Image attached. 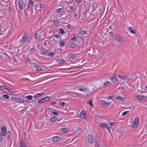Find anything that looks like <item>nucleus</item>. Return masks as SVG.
I'll list each match as a JSON object with an SVG mask.
<instances>
[{"label": "nucleus", "mask_w": 147, "mask_h": 147, "mask_svg": "<svg viewBox=\"0 0 147 147\" xmlns=\"http://www.w3.org/2000/svg\"><path fill=\"white\" fill-rule=\"evenodd\" d=\"M56 103V102L55 101H54L50 103V104L52 105H55Z\"/></svg>", "instance_id": "bf43d9fd"}, {"label": "nucleus", "mask_w": 147, "mask_h": 147, "mask_svg": "<svg viewBox=\"0 0 147 147\" xmlns=\"http://www.w3.org/2000/svg\"><path fill=\"white\" fill-rule=\"evenodd\" d=\"M99 126L102 129H104L106 128V126H107V124L104 123H102L99 125Z\"/></svg>", "instance_id": "4be33fe9"}, {"label": "nucleus", "mask_w": 147, "mask_h": 147, "mask_svg": "<svg viewBox=\"0 0 147 147\" xmlns=\"http://www.w3.org/2000/svg\"><path fill=\"white\" fill-rule=\"evenodd\" d=\"M78 34L80 35H84L86 34L87 33V31L84 30H80L78 31Z\"/></svg>", "instance_id": "4468645a"}, {"label": "nucleus", "mask_w": 147, "mask_h": 147, "mask_svg": "<svg viewBox=\"0 0 147 147\" xmlns=\"http://www.w3.org/2000/svg\"><path fill=\"white\" fill-rule=\"evenodd\" d=\"M137 99L142 101H144L147 100V96L138 94L136 96Z\"/></svg>", "instance_id": "20e7f679"}, {"label": "nucleus", "mask_w": 147, "mask_h": 147, "mask_svg": "<svg viewBox=\"0 0 147 147\" xmlns=\"http://www.w3.org/2000/svg\"><path fill=\"white\" fill-rule=\"evenodd\" d=\"M139 124V118L138 117H136L131 124V126L134 128H136L138 126Z\"/></svg>", "instance_id": "f257e3e1"}, {"label": "nucleus", "mask_w": 147, "mask_h": 147, "mask_svg": "<svg viewBox=\"0 0 147 147\" xmlns=\"http://www.w3.org/2000/svg\"><path fill=\"white\" fill-rule=\"evenodd\" d=\"M41 53L45 55H48V51L47 50H43L41 51Z\"/></svg>", "instance_id": "cd10ccee"}, {"label": "nucleus", "mask_w": 147, "mask_h": 147, "mask_svg": "<svg viewBox=\"0 0 147 147\" xmlns=\"http://www.w3.org/2000/svg\"><path fill=\"white\" fill-rule=\"evenodd\" d=\"M102 11V9H99V12H101Z\"/></svg>", "instance_id": "338daca9"}, {"label": "nucleus", "mask_w": 147, "mask_h": 147, "mask_svg": "<svg viewBox=\"0 0 147 147\" xmlns=\"http://www.w3.org/2000/svg\"><path fill=\"white\" fill-rule=\"evenodd\" d=\"M47 43H49V42L48 40L45 41L44 42H43V45L47 46L48 45Z\"/></svg>", "instance_id": "de8ad7c7"}, {"label": "nucleus", "mask_w": 147, "mask_h": 147, "mask_svg": "<svg viewBox=\"0 0 147 147\" xmlns=\"http://www.w3.org/2000/svg\"><path fill=\"white\" fill-rule=\"evenodd\" d=\"M77 37L76 35H75L74 36L71 38V41H76L77 40Z\"/></svg>", "instance_id": "7c9ffc66"}, {"label": "nucleus", "mask_w": 147, "mask_h": 147, "mask_svg": "<svg viewBox=\"0 0 147 147\" xmlns=\"http://www.w3.org/2000/svg\"><path fill=\"white\" fill-rule=\"evenodd\" d=\"M50 98V97L47 96L45 97L38 101V103L39 104L43 103L49 100Z\"/></svg>", "instance_id": "39448f33"}, {"label": "nucleus", "mask_w": 147, "mask_h": 147, "mask_svg": "<svg viewBox=\"0 0 147 147\" xmlns=\"http://www.w3.org/2000/svg\"><path fill=\"white\" fill-rule=\"evenodd\" d=\"M26 60L27 62L28 63L30 62L31 61V59L29 57H27Z\"/></svg>", "instance_id": "8fccbe9b"}, {"label": "nucleus", "mask_w": 147, "mask_h": 147, "mask_svg": "<svg viewBox=\"0 0 147 147\" xmlns=\"http://www.w3.org/2000/svg\"><path fill=\"white\" fill-rule=\"evenodd\" d=\"M44 94L43 93H38L35 94L34 96V98H37L42 95Z\"/></svg>", "instance_id": "6ab92c4d"}, {"label": "nucleus", "mask_w": 147, "mask_h": 147, "mask_svg": "<svg viewBox=\"0 0 147 147\" xmlns=\"http://www.w3.org/2000/svg\"><path fill=\"white\" fill-rule=\"evenodd\" d=\"M53 22L54 24L58 27H59L60 26H61L59 22L57 20H53Z\"/></svg>", "instance_id": "dca6fc26"}, {"label": "nucleus", "mask_w": 147, "mask_h": 147, "mask_svg": "<svg viewBox=\"0 0 147 147\" xmlns=\"http://www.w3.org/2000/svg\"><path fill=\"white\" fill-rule=\"evenodd\" d=\"M20 147H28L27 145L22 140H20V144H19Z\"/></svg>", "instance_id": "1a4fd4ad"}, {"label": "nucleus", "mask_w": 147, "mask_h": 147, "mask_svg": "<svg viewBox=\"0 0 147 147\" xmlns=\"http://www.w3.org/2000/svg\"><path fill=\"white\" fill-rule=\"evenodd\" d=\"M48 55H47L51 57H53L55 54L54 52L52 51L48 52Z\"/></svg>", "instance_id": "2f4dec72"}, {"label": "nucleus", "mask_w": 147, "mask_h": 147, "mask_svg": "<svg viewBox=\"0 0 147 147\" xmlns=\"http://www.w3.org/2000/svg\"><path fill=\"white\" fill-rule=\"evenodd\" d=\"M58 119L57 117H55L51 119L50 121L51 122L54 123Z\"/></svg>", "instance_id": "5701e85b"}, {"label": "nucleus", "mask_w": 147, "mask_h": 147, "mask_svg": "<svg viewBox=\"0 0 147 147\" xmlns=\"http://www.w3.org/2000/svg\"><path fill=\"white\" fill-rule=\"evenodd\" d=\"M128 30L131 33L134 34H136V32H135L134 30H133L132 28L131 27H129L128 29Z\"/></svg>", "instance_id": "bb28decb"}, {"label": "nucleus", "mask_w": 147, "mask_h": 147, "mask_svg": "<svg viewBox=\"0 0 147 147\" xmlns=\"http://www.w3.org/2000/svg\"><path fill=\"white\" fill-rule=\"evenodd\" d=\"M75 45L74 42H71L69 44V46L71 48H73L75 47Z\"/></svg>", "instance_id": "a19ab883"}, {"label": "nucleus", "mask_w": 147, "mask_h": 147, "mask_svg": "<svg viewBox=\"0 0 147 147\" xmlns=\"http://www.w3.org/2000/svg\"><path fill=\"white\" fill-rule=\"evenodd\" d=\"M37 32H36V33L35 34V38L36 40L37 41H39L41 39L40 35L37 34Z\"/></svg>", "instance_id": "f3484780"}, {"label": "nucleus", "mask_w": 147, "mask_h": 147, "mask_svg": "<svg viewBox=\"0 0 147 147\" xmlns=\"http://www.w3.org/2000/svg\"><path fill=\"white\" fill-rule=\"evenodd\" d=\"M2 135L3 136H5L7 134L6 129L5 127H3L1 129Z\"/></svg>", "instance_id": "6e6552de"}, {"label": "nucleus", "mask_w": 147, "mask_h": 147, "mask_svg": "<svg viewBox=\"0 0 147 147\" xmlns=\"http://www.w3.org/2000/svg\"><path fill=\"white\" fill-rule=\"evenodd\" d=\"M82 1V0H76V2L78 3H80Z\"/></svg>", "instance_id": "4d7b16f0"}, {"label": "nucleus", "mask_w": 147, "mask_h": 147, "mask_svg": "<svg viewBox=\"0 0 147 147\" xmlns=\"http://www.w3.org/2000/svg\"><path fill=\"white\" fill-rule=\"evenodd\" d=\"M101 103L104 106L108 107L110 105L109 102H106L105 100H101Z\"/></svg>", "instance_id": "ddd939ff"}, {"label": "nucleus", "mask_w": 147, "mask_h": 147, "mask_svg": "<svg viewBox=\"0 0 147 147\" xmlns=\"http://www.w3.org/2000/svg\"><path fill=\"white\" fill-rule=\"evenodd\" d=\"M16 92V91L13 89H10V92L13 93Z\"/></svg>", "instance_id": "13d9d810"}, {"label": "nucleus", "mask_w": 147, "mask_h": 147, "mask_svg": "<svg viewBox=\"0 0 147 147\" xmlns=\"http://www.w3.org/2000/svg\"><path fill=\"white\" fill-rule=\"evenodd\" d=\"M109 35L110 36H114V34L113 33L111 32H110L109 33Z\"/></svg>", "instance_id": "603ef678"}, {"label": "nucleus", "mask_w": 147, "mask_h": 147, "mask_svg": "<svg viewBox=\"0 0 147 147\" xmlns=\"http://www.w3.org/2000/svg\"><path fill=\"white\" fill-rule=\"evenodd\" d=\"M111 83L109 81H107L104 84L103 87L104 88L107 87L109 85H111Z\"/></svg>", "instance_id": "b1692460"}, {"label": "nucleus", "mask_w": 147, "mask_h": 147, "mask_svg": "<svg viewBox=\"0 0 147 147\" xmlns=\"http://www.w3.org/2000/svg\"><path fill=\"white\" fill-rule=\"evenodd\" d=\"M28 34V33H25L23 36L22 38L20 39L19 42L22 43H25L29 39Z\"/></svg>", "instance_id": "f03ea898"}, {"label": "nucleus", "mask_w": 147, "mask_h": 147, "mask_svg": "<svg viewBox=\"0 0 147 147\" xmlns=\"http://www.w3.org/2000/svg\"><path fill=\"white\" fill-rule=\"evenodd\" d=\"M115 99L116 100H119L121 101H123L125 98L121 96H117L115 97Z\"/></svg>", "instance_id": "412c9836"}, {"label": "nucleus", "mask_w": 147, "mask_h": 147, "mask_svg": "<svg viewBox=\"0 0 147 147\" xmlns=\"http://www.w3.org/2000/svg\"><path fill=\"white\" fill-rule=\"evenodd\" d=\"M0 87L2 88L7 90V91H9V88H8L7 87V86L4 85H0Z\"/></svg>", "instance_id": "c756f323"}, {"label": "nucleus", "mask_w": 147, "mask_h": 147, "mask_svg": "<svg viewBox=\"0 0 147 147\" xmlns=\"http://www.w3.org/2000/svg\"><path fill=\"white\" fill-rule=\"evenodd\" d=\"M61 140V138L59 136H56L53 138L52 140L54 142H57L60 140Z\"/></svg>", "instance_id": "2eb2a0df"}, {"label": "nucleus", "mask_w": 147, "mask_h": 147, "mask_svg": "<svg viewBox=\"0 0 147 147\" xmlns=\"http://www.w3.org/2000/svg\"><path fill=\"white\" fill-rule=\"evenodd\" d=\"M11 60V61H10V62H12V64L13 63V62H14L15 63L16 62L17 60L15 58H13Z\"/></svg>", "instance_id": "58836bf2"}, {"label": "nucleus", "mask_w": 147, "mask_h": 147, "mask_svg": "<svg viewBox=\"0 0 147 147\" xmlns=\"http://www.w3.org/2000/svg\"><path fill=\"white\" fill-rule=\"evenodd\" d=\"M88 142L90 144H91L93 143L94 140L93 138L92 137L89 135H88Z\"/></svg>", "instance_id": "9d476101"}, {"label": "nucleus", "mask_w": 147, "mask_h": 147, "mask_svg": "<svg viewBox=\"0 0 147 147\" xmlns=\"http://www.w3.org/2000/svg\"><path fill=\"white\" fill-rule=\"evenodd\" d=\"M34 5V4L33 1L32 0H30L28 5V8L32 7H33Z\"/></svg>", "instance_id": "a211bd4d"}, {"label": "nucleus", "mask_w": 147, "mask_h": 147, "mask_svg": "<svg viewBox=\"0 0 147 147\" xmlns=\"http://www.w3.org/2000/svg\"><path fill=\"white\" fill-rule=\"evenodd\" d=\"M62 9L61 8H59L57 9V13H61L62 12Z\"/></svg>", "instance_id": "c03bdc74"}, {"label": "nucleus", "mask_w": 147, "mask_h": 147, "mask_svg": "<svg viewBox=\"0 0 147 147\" xmlns=\"http://www.w3.org/2000/svg\"><path fill=\"white\" fill-rule=\"evenodd\" d=\"M67 28H68V29H70V28H71V25L70 24H68L67 26Z\"/></svg>", "instance_id": "052dcab7"}, {"label": "nucleus", "mask_w": 147, "mask_h": 147, "mask_svg": "<svg viewBox=\"0 0 147 147\" xmlns=\"http://www.w3.org/2000/svg\"><path fill=\"white\" fill-rule=\"evenodd\" d=\"M11 99L13 101L17 102L18 98L16 97H12L11 98Z\"/></svg>", "instance_id": "ea45409f"}, {"label": "nucleus", "mask_w": 147, "mask_h": 147, "mask_svg": "<svg viewBox=\"0 0 147 147\" xmlns=\"http://www.w3.org/2000/svg\"><path fill=\"white\" fill-rule=\"evenodd\" d=\"M35 50V48L34 47H33L31 49V50H30V52L31 53H33V52Z\"/></svg>", "instance_id": "09e8293b"}, {"label": "nucleus", "mask_w": 147, "mask_h": 147, "mask_svg": "<svg viewBox=\"0 0 147 147\" xmlns=\"http://www.w3.org/2000/svg\"><path fill=\"white\" fill-rule=\"evenodd\" d=\"M69 57L70 58H71V59H74L76 57V56L73 54H69Z\"/></svg>", "instance_id": "473e14b6"}, {"label": "nucleus", "mask_w": 147, "mask_h": 147, "mask_svg": "<svg viewBox=\"0 0 147 147\" xmlns=\"http://www.w3.org/2000/svg\"><path fill=\"white\" fill-rule=\"evenodd\" d=\"M17 102H19L20 103H22L23 102H26V103L28 102V101H27L22 98H18Z\"/></svg>", "instance_id": "c85d7f7f"}, {"label": "nucleus", "mask_w": 147, "mask_h": 147, "mask_svg": "<svg viewBox=\"0 0 147 147\" xmlns=\"http://www.w3.org/2000/svg\"><path fill=\"white\" fill-rule=\"evenodd\" d=\"M53 115H55L57 116H58L59 114V113L56 111H54V112H53Z\"/></svg>", "instance_id": "3c124183"}, {"label": "nucleus", "mask_w": 147, "mask_h": 147, "mask_svg": "<svg viewBox=\"0 0 147 147\" xmlns=\"http://www.w3.org/2000/svg\"><path fill=\"white\" fill-rule=\"evenodd\" d=\"M60 35L57 34H55V37L57 38H59L60 37Z\"/></svg>", "instance_id": "864d4df0"}, {"label": "nucleus", "mask_w": 147, "mask_h": 147, "mask_svg": "<svg viewBox=\"0 0 147 147\" xmlns=\"http://www.w3.org/2000/svg\"><path fill=\"white\" fill-rule=\"evenodd\" d=\"M129 111H124L122 115L123 116L125 115H127V114L129 113Z\"/></svg>", "instance_id": "79ce46f5"}, {"label": "nucleus", "mask_w": 147, "mask_h": 147, "mask_svg": "<svg viewBox=\"0 0 147 147\" xmlns=\"http://www.w3.org/2000/svg\"><path fill=\"white\" fill-rule=\"evenodd\" d=\"M86 115L85 111H82L80 114V116L82 119H86Z\"/></svg>", "instance_id": "f8f14e48"}, {"label": "nucleus", "mask_w": 147, "mask_h": 147, "mask_svg": "<svg viewBox=\"0 0 147 147\" xmlns=\"http://www.w3.org/2000/svg\"><path fill=\"white\" fill-rule=\"evenodd\" d=\"M81 129V128L80 127H78L77 128V130L78 131H80Z\"/></svg>", "instance_id": "0e129e2a"}, {"label": "nucleus", "mask_w": 147, "mask_h": 147, "mask_svg": "<svg viewBox=\"0 0 147 147\" xmlns=\"http://www.w3.org/2000/svg\"><path fill=\"white\" fill-rule=\"evenodd\" d=\"M115 39L118 42H122L125 40V38L124 37L121 35H117L116 36Z\"/></svg>", "instance_id": "7ed1b4c3"}, {"label": "nucleus", "mask_w": 147, "mask_h": 147, "mask_svg": "<svg viewBox=\"0 0 147 147\" xmlns=\"http://www.w3.org/2000/svg\"><path fill=\"white\" fill-rule=\"evenodd\" d=\"M74 16L75 17L77 16H78V14L76 13L74 14Z\"/></svg>", "instance_id": "69168bd1"}, {"label": "nucleus", "mask_w": 147, "mask_h": 147, "mask_svg": "<svg viewBox=\"0 0 147 147\" xmlns=\"http://www.w3.org/2000/svg\"><path fill=\"white\" fill-rule=\"evenodd\" d=\"M26 97L29 100H31L33 96L32 95H28L26 96Z\"/></svg>", "instance_id": "e433bc0d"}, {"label": "nucleus", "mask_w": 147, "mask_h": 147, "mask_svg": "<svg viewBox=\"0 0 147 147\" xmlns=\"http://www.w3.org/2000/svg\"><path fill=\"white\" fill-rule=\"evenodd\" d=\"M60 32L62 34H63L65 33V31L63 29L61 28L59 29Z\"/></svg>", "instance_id": "c9c22d12"}, {"label": "nucleus", "mask_w": 147, "mask_h": 147, "mask_svg": "<svg viewBox=\"0 0 147 147\" xmlns=\"http://www.w3.org/2000/svg\"><path fill=\"white\" fill-rule=\"evenodd\" d=\"M69 8L71 10H73L74 9V7L73 6H71L69 7Z\"/></svg>", "instance_id": "680f3d73"}, {"label": "nucleus", "mask_w": 147, "mask_h": 147, "mask_svg": "<svg viewBox=\"0 0 147 147\" xmlns=\"http://www.w3.org/2000/svg\"><path fill=\"white\" fill-rule=\"evenodd\" d=\"M118 77L121 80H125L127 78V76H122L119 75H118Z\"/></svg>", "instance_id": "a878e982"}, {"label": "nucleus", "mask_w": 147, "mask_h": 147, "mask_svg": "<svg viewBox=\"0 0 147 147\" xmlns=\"http://www.w3.org/2000/svg\"><path fill=\"white\" fill-rule=\"evenodd\" d=\"M106 128L108 129L109 131L110 132L111 131L112 128L111 126L107 124V126H106Z\"/></svg>", "instance_id": "72a5a7b5"}, {"label": "nucleus", "mask_w": 147, "mask_h": 147, "mask_svg": "<svg viewBox=\"0 0 147 147\" xmlns=\"http://www.w3.org/2000/svg\"><path fill=\"white\" fill-rule=\"evenodd\" d=\"M87 103L91 106L92 107L93 106V104L92 101V100L91 99H90L89 101H88Z\"/></svg>", "instance_id": "4c0bfd02"}, {"label": "nucleus", "mask_w": 147, "mask_h": 147, "mask_svg": "<svg viewBox=\"0 0 147 147\" xmlns=\"http://www.w3.org/2000/svg\"><path fill=\"white\" fill-rule=\"evenodd\" d=\"M60 46H63L65 45V42L63 40L60 43Z\"/></svg>", "instance_id": "49530a36"}, {"label": "nucleus", "mask_w": 147, "mask_h": 147, "mask_svg": "<svg viewBox=\"0 0 147 147\" xmlns=\"http://www.w3.org/2000/svg\"><path fill=\"white\" fill-rule=\"evenodd\" d=\"M78 90L82 92H90L89 89L86 88L84 87L82 88H79Z\"/></svg>", "instance_id": "9b49d317"}, {"label": "nucleus", "mask_w": 147, "mask_h": 147, "mask_svg": "<svg viewBox=\"0 0 147 147\" xmlns=\"http://www.w3.org/2000/svg\"><path fill=\"white\" fill-rule=\"evenodd\" d=\"M24 4V2L22 0H19L18 1V5L19 6V10L20 11L23 10V6Z\"/></svg>", "instance_id": "423d86ee"}, {"label": "nucleus", "mask_w": 147, "mask_h": 147, "mask_svg": "<svg viewBox=\"0 0 147 147\" xmlns=\"http://www.w3.org/2000/svg\"><path fill=\"white\" fill-rule=\"evenodd\" d=\"M3 97L4 98L7 99L9 97V96L7 95L4 94L3 96Z\"/></svg>", "instance_id": "a18cd8bd"}, {"label": "nucleus", "mask_w": 147, "mask_h": 147, "mask_svg": "<svg viewBox=\"0 0 147 147\" xmlns=\"http://www.w3.org/2000/svg\"><path fill=\"white\" fill-rule=\"evenodd\" d=\"M92 5H93V7L94 8L96 9L97 7V3L95 2H93L92 3Z\"/></svg>", "instance_id": "f704fd0d"}, {"label": "nucleus", "mask_w": 147, "mask_h": 147, "mask_svg": "<svg viewBox=\"0 0 147 147\" xmlns=\"http://www.w3.org/2000/svg\"><path fill=\"white\" fill-rule=\"evenodd\" d=\"M110 80L111 82L113 83H116L118 82L119 81V79L116 75H115L111 78Z\"/></svg>", "instance_id": "0eeeda50"}, {"label": "nucleus", "mask_w": 147, "mask_h": 147, "mask_svg": "<svg viewBox=\"0 0 147 147\" xmlns=\"http://www.w3.org/2000/svg\"><path fill=\"white\" fill-rule=\"evenodd\" d=\"M61 131L62 132H66L67 131V128H63L61 129Z\"/></svg>", "instance_id": "37998d69"}, {"label": "nucleus", "mask_w": 147, "mask_h": 147, "mask_svg": "<svg viewBox=\"0 0 147 147\" xmlns=\"http://www.w3.org/2000/svg\"><path fill=\"white\" fill-rule=\"evenodd\" d=\"M34 64L35 65L34 67L38 71H40L42 70V68L41 67L38 66V65L36 63H34Z\"/></svg>", "instance_id": "aec40b11"}, {"label": "nucleus", "mask_w": 147, "mask_h": 147, "mask_svg": "<svg viewBox=\"0 0 147 147\" xmlns=\"http://www.w3.org/2000/svg\"><path fill=\"white\" fill-rule=\"evenodd\" d=\"M65 61L63 59H59L57 61V62L60 64H63L64 63Z\"/></svg>", "instance_id": "393cba45"}, {"label": "nucleus", "mask_w": 147, "mask_h": 147, "mask_svg": "<svg viewBox=\"0 0 147 147\" xmlns=\"http://www.w3.org/2000/svg\"><path fill=\"white\" fill-rule=\"evenodd\" d=\"M65 102H63L61 103V105L62 106H65Z\"/></svg>", "instance_id": "6e6d98bb"}, {"label": "nucleus", "mask_w": 147, "mask_h": 147, "mask_svg": "<svg viewBox=\"0 0 147 147\" xmlns=\"http://www.w3.org/2000/svg\"><path fill=\"white\" fill-rule=\"evenodd\" d=\"M44 7V5L43 4H42L40 5V8L41 9L43 8Z\"/></svg>", "instance_id": "5fc2aeb1"}, {"label": "nucleus", "mask_w": 147, "mask_h": 147, "mask_svg": "<svg viewBox=\"0 0 147 147\" xmlns=\"http://www.w3.org/2000/svg\"><path fill=\"white\" fill-rule=\"evenodd\" d=\"M110 124L111 125H112L113 124H114V122H113V123L110 122Z\"/></svg>", "instance_id": "774afa93"}, {"label": "nucleus", "mask_w": 147, "mask_h": 147, "mask_svg": "<svg viewBox=\"0 0 147 147\" xmlns=\"http://www.w3.org/2000/svg\"><path fill=\"white\" fill-rule=\"evenodd\" d=\"M113 96H109L108 97V99H112V97Z\"/></svg>", "instance_id": "e2e57ef3"}]
</instances>
